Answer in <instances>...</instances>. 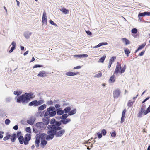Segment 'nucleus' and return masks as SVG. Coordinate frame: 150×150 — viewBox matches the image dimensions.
<instances>
[{
    "instance_id": "nucleus-39",
    "label": "nucleus",
    "mask_w": 150,
    "mask_h": 150,
    "mask_svg": "<svg viewBox=\"0 0 150 150\" xmlns=\"http://www.w3.org/2000/svg\"><path fill=\"white\" fill-rule=\"evenodd\" d=\"M106 56L105 55L103 56L99 59V60L98 61V62L103 63L106 58Z\"/></svg>"
},
{
    "instance_id": "nucleus-3",
    "label": "nucleus",
    "mask_w": 150,
    "mask_h": 150,
    "mask_svg": "<svg viewBox=\"0 0 150 150\" xmlns=\"http://www.w3.org/2000/svg\"><path fill=\"white\" fill-rule=\"evenodd\" d=\"M31 139V136L30 134L27 133L25 134L24 137H23V141H22L20 144H23L25 145L28 144L29 141Z\"/></svg>"
},
{
    "instance_id": "nucleus-60",
    "label": "nucleus",
    "mask_w": 150,
    "mask_h": 150,
    "mask_svg": "<svg viewBox=\"0 0 150 150\" xmlns=\"http://www.w3.org/2000/svg\"><path fill=\"white\" fill-rule=\"evenodd\" d=\"M47 104L50 105H52L53 104V102L50 100L47 102Z\"/></svg>"
},
{
    "instance_id": "nucleus-47",
    "label": "nucleus",
    "mask_w": 150,
    "mask_h": 150,
    "mask_svg": "<svg viewBox=\"0 0 150 150\" xmlns=\"http://www.w3.org/2000/svg\"><path fill=\"white\" fill-rule=\"evenodd\" d=\"M137 31V30L136 28H133L131 30V33L133 34H136Z\"/></svg>"
},
{
    "instance_id": "nucleus-48",
    "label": "nucleus",
    "mask_w": 150,
    "mask_h": 150,
    "mask_svg": "<svg viewBox=\"0 0 150 150\" xmlns=\"http://www.w3.org/2000/svg\"><path fill=\"white\" fill-rule=\"evenodd\" d=\"M50 23L52 25L55 26L56 27H57V25L52 20H50L49 21Z\"/></svg>"
},
{
    "instance_id": "nucleus-34",
    "label": "nucleus",
    "mask_w": 150,
    "mask_h": 150,
    "mask_svg": "<svg viewBox=\"0 0 150 150\" xmlns=\"http://www.w3.org/2000/svg\"><path fill=\"white\" fill-rule=\"evenodd\" d=\"M122 40L123 42H125V44L126 45L130 44V41L126 38H122Z\"/></svg>"
},
{
    "instance_id": "nucleus-64",
    "label": "nucleus",
    "mask_w": 150,
    "mask_h": 150,
    "mask_svg": "<svg viewBox=\"0 0 150 150\" xmlns=\"http://www.w3.org/2000/svg\"><path fill=\"white\" fill-rule=\"evenodd\" d=\"M124 117L122 116L121 117L120 123H122L124 122Z\"/></svg>"
},
{
    "instance_id": "nucleus-17",
    "label": "nucleus",
    "mask_w": 150,
    "mask_h": 150,
    "mask_svg": "<svg viewBox=\"0 0 150 150\" xmlns=\"http://www.w3.org/2000/svg\"><path fill=\"white\" fill-rule=\"evenodd\" d=\"M32 33L28 31L25 32L23 34L24 36L26 39L29 38Z\"/></svg>"
},
{
    "instance_id": "nucleus-1",
    "label": "nucleus",
    "mask_w": 150,
    "mask_h": 150,
    "mask_svg": "<svg viewBox=\"0 0 150 150\" xmlns=\"http://www.w3.org/2000/svg\"><path fill=\"white\" fill-rule=\"evenodd\" d=\"M33 93H25L19 96L17 98L16 102L18 103H21L24 104L28 103L30 100L33 99L35 96H33Z\"/></svg>"
},
{
    "instance_id": "nucleus-22",
    "label": "nucleus",
    "mask_w": 150,
    "mask_h": 150,
    "mask_svg": "<svg viewBox=\"0 0 150 150\" xmlns=\"http://www.w3.org/2000/svg\"><path fill=\"white\" fill-rule=\"evenodd\" d=\"M49 117H47L42 118V121L43 122V123H44L45 125H47L48 124L49 122Z\"/></svg>"
},
{
    "instance_id": "nucleus-28",
    "label": "nucleus",
    "mask_w": 150,
    "mask_h": 150,
    "mask_svg": "<svg viewBox=\"0 0 150 150\" xmlns=\"http://www.w3.org/2000/svg\"><path fill=\"white\" fill-rule=\"evenodd\" d=\"M62 116H60L59 118L61 119V120H64L67 119V117L69 116V114H63L62 115Z\"/></svg>"
},
{
    "instance_id": "nucleus-63",
    "label": "nucleus",
    "mask_w": 150,
    "mask_h": 150,
    "mask_svg": "<svg viewBox=\"0 0 150 150\" xmlns=\"http://www.w3.org/2000/svg\"><path fill=\"white\" fill-rule=\"evenodd\" d=\"M60 107V105L59 104H57L55 105V107L57 109L59 108Z\"/></svg>"
},
{
    "instance_id": "nucleus-24",
    "label": "nucleus",
    "mask_w": 150,
    "mask_h": 150,
    "mask_svg": "<svg viewBox=\"0 0 150 150\" xmlns=\"http://www.w3.org/2000/svg\"><path fill=\"white\" fill-rule=\"evenodd\" d=\"M17 137L16 136V133H14L11 135L10 139L12 142H14L16 139Z\"/></svg>"
},
{
    "instance_id": "nucleus-41",
    "label": "nucleus",
    "mask_w": 150,
    "mask_h": 150,
    "mask_svg": "<svg viewBox=\"0 0 150 150\" xmlns=\"http://www.w3.org/2000/svg\"><path fill=\"white\" fill-rule=\"evenodd\" d=\"M149 112H150V105L149 106L146 110H145L144 115H146Z\"/></svg>"
},
{
    "instance_id": "nucleus-18",
    "label": "nucleus",
    "mask_w": 150,
    "mask_h": 150,
    "mask_svg": "<svg viewBox=\"0 0 150 150\" xmlns=\"http://www.w3.org/2000/svg\"><path fill=\"white\" fill-rule=\"evenodd\" d=\"M46 74H48V73L44 71H41L38 74V76L41 77H43L47 76Z\"/></svg>"
},
{
    "instance_id": "nucleus-43",
    "label": "nucleus",
    "mask_w": 150,
    "mask_h": 150,
    "mask_svg": "<svg viewBox=\"0 0 150 150\" xmlns=\"http://www.w3.org/2000/svg\"><path fill=\"white\" fill-rule=\"evenodd\" d=\"M116 59V57L115 56H113L112 57L111 59L109 60V62L111 63H112Z\"/></svg>"
},
{
    "instance_id": "nucleus-23",
    "label": "nucleus",
    "mask_w": 150,
    "mask_h": 150,
    "mask_svg": "<svg viewBox=\"0 0 150 150\" xmlns=\"http://www.w3.org/2000/svg\"><path fill=\"white\" fill-rule=\"evenodd\" d=\"M78 72H72L71 71H69L66 72L65 73V75L68 76H74L77 75L78 74Z\"/></svg>"
},
{
    "instance_id": "nucleus-45",
    "label": "nucleus",
    "mask_w": 150,
    "mask_h": 150,
    "mask_svg": "<svg viewBox=\"0 0 150 150\" xmlns=\"http://www.w3.org/2000/svg\"><path fill=\"white\" fill-rule=\"evenodd\" d=\"M4 115L5 114L4 110L3 109H0V116L3 117Z\"/></svg>"
},
{
    "instance_id": "nucleus-46",
    "label": "nucleus",
    "mask_w": 150,
    "mask_h": 150,
    "mask_svg": "<svg viewBox=\"0 0 150 150\" xmlns=\"http://www.w3.org/2000/svg\"><path fill=\"white\" fill-rule=\"evenodd\" d=\"M101 133L103 136H105L107 133V131L105 129H103L102 130Z\"/></svg>"
},
{
    "instance_id": "nucleus-44",
    "label": "nucleus",
    "mask_w": 150,
    "mask_h": 150,
    "mask_svg": "<svg viewBox=\"0 0 150 150\" xmlns=\"http://www.w3.org/2000/svg\"><path fill=\"white\" fill-rule=\"evenodd\" d=\"M126 65H125L122 68V69L121 68V69H120V73H123L125 71L126 69Z\"/></svg>"
},
{
    "instance_id": "nucleus-8",
    "label": "nucleus",
    "mask_w": 150,
    "mask_h": 150,
    "mask_svg": "<svg viewBox=\"0 0 150 150\" xmlns=\"http://www.w3.org/2000/svg\"><path fill=\"white\" fill-rule=\"evenodd\" d=\"M51 108L49 112V117L54 116L56 114V111L55 110V108L53 106H50Z\"/></svg>"
},
{
    "instance_id": "nucleus-50",
    "label": "nucleus",
    "mask_w": 150,
    "mask_h": 150,
    "mask_svg": "<svg viewBox=\"0 0 150 150\" xmlns=\"http://www.w3.org/2000/svg\"><path fill=\"white\" fill-rule=\"evenodd\" d=\"M10 120L9 119H6L5 121V123L6 125H8L10 123Z\"/></svg>"
},
{
    "instance_id": "nucleus-38",
    "label": "nucleus",
    "mask_w": 150,
    "mask_h": 150,
    "mask_svg": "<svg viewBox=\"0 0 150 150\" xmlns=\"http://www.w3.org/2000/svg\"><path fill=\"white\" fill-rule=\"evenodd\" d=\"M22 93L21 91H14L13 94L15 95H17L18 96L21 95Z\"/></svg>"
},
{
    "instance_id": "nucleus-32",
    "label": "nucleus",
    "mask_w": 150,
    "mask_h": 150,
    "mask_svg": "<svg viewBox=\"0 0 150 150\" xmlns=\"http://www.w3.org/2000/svg\"><path fill=\"white\" fill-rule=\"evenodd\" d=\"M47 105L45 104H44L38 108V111H42L46 107Z\"/></svg>"
},
{
    "instance_id": "nucleus-40",
    "label": "nucleus",
    "mask_w": 150,
    "mask_h": 150,
    "mask_svg": "<svg viewBox=\"0 0 150 150\" xmlns=\"http://www.w3.org/2000/svg\"><path fill=\"white\" fill-rule=\"evenodd\" d=\"M115 76L114 75L111 76L109 80V81H110L111 83H113L115 81V79H114Z\"/></svg>"
},
{
    "instance_id": "nucleus-11",
    "label": "nucleus",
    "mask_w": 150,
    "mask_h": 150,
    "mask_svg": "<svg viewBox=\"0 0 150 150\" xmlns=\"http://www.w3.org/2000/svg\"><path fill=\"white\" fill-rule=\"evenodd\" d=\"M120 91L119 89H117L114 90L113 93L114 98L115 99L118 98L120 96Z\"/></svg>"
},
{
    "instance_id": "nucleus-56",
    "label": "nucleus",
    "mask_w": 150,
    "mask_h": 150,
    "mask_svg": "<svg viewBox=\"0 0 150 150\" xmlns=\"http://www.w3.org/2000/svg\"><path fill=\"white\" fill-rule=\"evenodd\" d=\"M126 112V109H124L122 111V116H123V117H125Z\"/></svg>"
},
{
    "instance_id": "nucleus-7",
    "label": "nucleus",
    "mask_w": 150,
    "mask_h": 150,
    "mask_svg": "<svg viewBox=\"0 0 150 150\" xmlns=\"http://www.w3.org/2000/svg\"><path fill=\"white\" fill-rule=\"evenodd\" d=\"M42 25L45 28H47V16H46V13L44 11L43 13L42 18Z\"/></svg>"
},
{
    "instance_id": "nucleus-51",
    "label": "nucleus",
    "mask_w": 150,
    "mask_h": 150,
    "mask_svg": "<svg viewBox=\"0 0 150 150\" xmlns=\"http://www.w3.org/2000/svg\"><path fill=\"white\" fill-rule=\"evenodd\" d=\"M43 67V65H42L40 64H36L33 67V68H37L38 67Z\"/></svg>"
},
{
    "instance_id": "nucleus-5",
    "label": "nucleus",
    "mask_w": 150,
    "mask_h": 150,
    "mask_svg": "<svg viewBox=\"0 0 150 150\" xmlns=\"http://www.w3.org/2000/svg\"><path fill=\"white\" fill-rule=\"evenodd\" d=\"M48 129L47 132L48 135L46 134V139L48 141L52 139L55 136L52 129Z\"/></svg>"
},
{
    "instance_id": "nucleus-33",
    "label": "nucleus",
    "mask_w": 150,
    "mask_h": 150,
    "mask_svg": "<svg viewBox=\"0 0 150 150\" xmlns=\"http://www.w3.org/2000/svg\"><path fill=\"white\" fill-rule=\"evenodd\" d=\"M76 112V109H74L72 110H70L69 113H68L69 116H71L75 114Z\"/></svg>"
},
{
    "instance_id": "nucleus-27",
    "label": "nucleus",
    "mask_w": 150,
    "mask_h": 150,
    "mask_svg": "<svg viewBox=\"0 0 150 150\" xmlns=\"http://www.w3.org/2000/svg\"><path fill=\"white\" fill-rule=\"evenodd\" d=\"M146 43H144L139 46L137 49L135 50V53L137 52L140 50L143 49L145 46Z\"/></svg>"
},
{
    "instance_id": "nucleus-15",
    "label": "nucleus",
    "mask_w": 150,
    "mask_h": 150,
    "mask_svg": "<svg viewBox=\"0 0 150 150\" xmlns=\"http://www.w3.org/2000/svg\"><path fill=\"white\" fill-rule=\"evenodd\" d=\"M45 125L44 123L42 122H37L35 125V126L36 128L40 129L43 128Z\"/></svg>"
},
{
    "instance_id": "nucleus-26",
    "label": "nucleus",
    "mask_w": 150,
    "mask_h": 150,
    "mask_svg": "<svg viewBox=\"0 0 150 150\" xmlns=\"http://www.w3.org/2000/svg\"><path fill=\"white\" fill-rule=\"evenodd\" d=\"M88 55L86 54H79L75 55L74 57L76 58H81L87 57H88Z\"/></svg>"
},
{
    "instance_id": "nucleus-16",
    "label": "nucleus",
    "mask_w": 150,
    "mask_h": 150,
    "mask_svg": "<svg viewBox=\"0 0 150 150\" xmlns=\"http://www.w3.org/2000/svg\"><path fill=\"white\" fill-rule=\"evenodd\" d=\"M59 9L60 11L63 12L65 14H68L69 12V10L66 9L64 7L60 6L59 7Z\"/></svg>"
},
{
    "instance_id": "nucleus-10",
    "label": "nucleus",
    "mask_w": 150,
    "mask_h": 150,
    "mask_svg": "<svg viewBox=\"0 0 150 150\" xmlns=\"http://www.w3.org/2000/svg\"><path fill=\"white\" fill-rule=\"evenodd\" d=\"M16 137H17L18 139L19 143H21V142L22 141H23V137L22 135V133L21 132H18L16 134Z\"/></svg>"
},
{
    "instance_id": "nucleus-31",
    "label": "nucleus",
    "mask_w": 150,
    "mask_h": 150,
    "mask_svg": "<svg viewBox=\"0 0 150 150\" xmlns=\"http://www.w3.org/2000/svg\"><path fill=\"white\" fill-rule=\"evenodd\" d=\"M47 143V142L45 140H41L40 146L44 148Z\"/></svg>"
},
{
    "instance_id": "nucleus-29",
    "label": "nucleus",
    "mask_w": 150,
    "mask_h": 150,
    "mask_svg": "<svg viewBox=\"0 0 150 150\" xmlns=\"http://www.w3.org/2000/svg\"><path fill=\"white\" fill-rule=\"evenodd\" d=\"M51 108L49 107L47 109V111L45 112L44 115V116L45 117H47V116H49V112L51 109Z\"/></svg>"
},
{
    "instance_id": "nucleus-14",
    "label": "nucleus",
    "mask_w": 150,
    "mask_h": 150,
    "mask_svg": "<svg viewBox=\"0 0 150 150\" xmlns=\"http://www.w3.org/2000/svg\"><path fill=\"white\" fill-rule=\"evenodd\" d=\"M46 134L45 133H41L40 135L37 134L36 135V136L38 138L39 137L40 139H41V140H45L46 138Z\"/></svg>"
},
{
    "instance_id": "nucleus-25",
    "label": "nucleus",
    "mask_w": 150,
    "mask_h": 150,
    "mask_svg": "<svg viewBox=\"0 0 150 150\" xmlns=\"http://www.w3.org/2000/svg\"><path fill=\"white\" fill-rule=\"evenodd\" d=\"M57 112V115H62L64 113V110H62L61 108H59L56 109Z\"/></svg>"
},
{
    "instance_id": "nucleus-4",
    "label": "nucleus",
    "mask_w": 150,
    "mask_h": 150,
    "mask_svg": "<svg viewBox=\"0 0 150 150\" xmlns=\"http://www.w3.org/2000/svg\"><path fill=\"white\" fill-rule=\"evenodd\" d=\"M44 102V101L43 100H34L30 102L28 104V106L34 107L38 106L43 103Z\"/></svg>"
},
{
    "instance_id": "nucleus-42",
    "label": "nucleus",
    "mask_w": 150,
    "mask_h": 150,
    "mask_svg": "<svg viewBox=\"0 0 150 150\" xmlns=\"http://www.w3.org/2000/svg\"><path fill=\"white\" fill-rule=\"evenodd\" d=\"M134 102V101H132L130 100H129L127 104V106H128L129 107H131V106L133 104Z\"/></svg>"
},
{
    "instance_id": "nucleus-30",
    "label": "nucleus",
    "mask_w": 150,
    "mask_h": 150,
    "mask_svg": "<svg viewBox=\"0 0 150 150\" xmlns=\"http://www.w3.org/2000/svg\"><path fill=\"white\" fill-rule=\"evenodd\" d=\"M71 108L70 107H65L64 110V113L66 114L68 113H69L70 111V110H71Z\"/></svg>"
},
{
    "instance_id": "nucleus-12",
    "label": "nucleus",
    "mask_w": 150,
    "mask_h": 150,
    "mask_svg": "<svg viewBox=\"0 0 150 150\" xmlns=\"http://www.w3.org/2000/svg\"><path fill=\"white\" fill-rule=\"evenodd\" d=\"M121 68L122 67L121 65V64H120L119 63V62H117V65L115 71L114 72V74L115 73L117 74L118 73H120V70Z\"/></svg>"
},
{
    "instance_id": "nucleus-2",
    "label": "nucleus",
    "mask_w": 150,
    "mask_h": 150,
    "mask_svg": "<svg viewBox=\"0 0 150 150\" xmlns=\"http://www.w3.org/2000/svg\"><path fill=\"white\" fill-rule=\"evenodd\" d=\"M56 127H54L53 129L54 135L56 137H61L65 133V130L58 125H56Z\"/></svg>"
},
{
    "instance_id": "nucleus-21",
    "label": "nucleus",
    "mask_w": 150,
    "mask_h": 150,
    "mask_svg": "<svg viewBox=\"0 0 150 150\" xmlns=\"http://www.w3.org/2000/svg\"><path fill=\"white\" fill-rule=\"evenodd\" d=\"M11 45L12 46V47L11 48L10 50L9 51V52L10 53H11L16 48V43L14 41H13Z\"/></svg>"
},
{
    "instance_id": "nucleus-13",
    "label": "nucleus",
    "mask_w": 150,
    "mask_h": 150,
    "mask_svg": "<svg viewBox=\"0 0 150 150\" xmlns=\"http://www.w3.org/2000/svg\"><path fill=\"white\" fill-rule=\"evenodd\" d=\"M36 120L35 118L33 116H31L30 117L29 120H27V122L31 125L34 124V123Z\"/></svg>"
},
{
    "instance_id": "nucleus-54",
    "label": "nucleus",
    "mask_w": 150,
    "mask_h": 150,
    "mask_svg": "<svg viewBox=\"0 0 150 150\" xmlns=\"http://www.w3.org/2000/svg\"><path fill=\"white\" fill-rule=\"evenodd\" d=\"M33 132L35 133H38V130L36 128H33Z\"/></svg>"
},
{
    "instance_id": "nucleus-49",
    "label": "nucleus",
    "mask_w": 150,
    "mask_h": 150,
    "mask_svg": "<svg viewBox=\"0 0 150 150\" xmlns=\"http://www.w3.org/2000/svg\"><path fill=\"white\" fill-rule=\"evenodd\" d=\"M25 131L27 132H28L29 133H31V129L30 127H28L26 128Z\"/></svg>"
},
{
    "instance_id": "nucleus-35",
    "label": "nucleus",
    "mask_w": 150,
    "mask_h": 150,
    "mask_svg": "<svg viewBox=\"0 0 150 150\" xmlns=\"http://www.w3.org/2000/svg\"><path fill=\"white\" fill-rule=\"evenodd\" d=\"M11 136V135L7 133L6 134V136L4 138L3 140L4 141L8 140L10 139Z\"/></svg>"
},
{
    "instance_id": "nucleus-59",
    "label": "nucleus",
    "mask_w": 150,
    "mask_h": 150,
    "mask_svg": "<svg viewBox=\"0 0 150 150\" xmlns=\"http://www.w3.org/2000/svg\"><path fill=\"white\" fill-rule=\"evenodd\" d=\"M86 33L89 35H92V33L89 30L86 31Z\"/></svg>"
},
{
    "instance_id": "nucleus-6",
    "label": "nucleus",
    "mask_w": 150,
    "mask_h": 150,
    "mask_svg": "<svg viewBox=\"0 0 150 150\" xmlns=\"http://www.w3.org/2000/svg\"><path fill=\"white\" fill-rule=\"evenodd\" d=\"M58 122H59V121H56L54 118L52 119L50 122L51 124L48 125L47 127L48 129H53V128L54 127H57L56 125H58L57 124Z\"/></svg>"
},
{
    "instance_id": "nucleus-53",
    "label": "nucleus",
    "mask_w": 150,
    "mask_h": 150,
    "mask_svg": "<svg viewBox=\"0 0 150 150\" xmlns=\"http://www.w3.org/2000/svg\"><path fill=\"white\" fill-rule=\"evenodd\" d=\"M96 135L97 136L98 138L99 139L101 138L102 136V135L101 133L98 132L96 133Z\"/></svg>"
},
{
    "instance_id": "nucleus-62",
    "label": "nucleus",
    "mask_w": 150,
    "mask_h": 150,
    "mask_svg": "<svg viewBox=\"0 0 150 150\" xmlns=\"http://www.w3.org/2000/svg\"><path fill=\"white\" fill-rule=\"evenodd\" d=\"M145 51H142L139 54V56H143L145 52Z\"/></svg>"
},
{
    "instance_id": "nucleus-20",
    "label": "nucleus",
    "mask_w": 150,
    "mask_h": 150,
    "mask_svg": "<svg viewBox=\"0 0 150 150\" xmlns=\"http://www.w3.org/2000/svg\"><path fill=\"white\" fill-rule=\"evenodd\" d=\"M35 138H36V139L35 141V144L36 147L38 148L39 146L40 140V139L39 137L38 138L36 136L35 137Z\"/></svg>"
},
{
    "instance_id": "nucleus-55",
    "label": "nucleus",
    "mask_w": 150,
    "mask_h": 150,
    "mask_svg": "<svg viewBox=\"0 0 150 150\" xmlns=\"http://www.w3.org/2000/svg\"><path fill=\"white\" fill-rule=\"evenodd\" d=\"M102 75V74L101 72H100L99 73H98V74H96V76L95 77H100Z\"/></svg>"
},
{
    "instance_id": "nucleus-57",
    "label": "nucleus",
    "mask_w": 150,
    "mask_h": 150,
    "mask_svg": "<svg viewBox=\"0 0 150 150\" xmlns=\"http://www.w3.org/2000/svg\"><path fill=\"white\" fill-rule=\"evenodd\" d=\"M150 98V97H148L146 98L145 99H144L142 102V103H143L147 101L149 98Z\"/></svg>"
},
{
    "instance_id": "nucleus-9",
    "label": "nucleus",
    "mask_w": 150,
    "mask_h": 150,
    "mask_svg": "<svg viewBox=\"0 0 150 150\" xmlns=\"http://www.w3.org/2000/svg\"><path fill=\"white\" fill-rule=\"evenodd\" d=\"M71 121V120L69 118H68L64 120H61L59 122H58V123H57V124H58V125L60 126L62 124L64 125H66L70 122Z\"/></svg>"
},
{
    "instance_id": "nucleus-58",
    "label": "nucleus",
    "mask_w": 150,
    "mask_h": 150,
    "mask_svg": "<svg viewBox=\"0 0 150 150\" xmlns=\"http://www.w3.org/2000/svg\"><path fill=\"white\" fill-rule=\"evenodd\" d=\"M111 136L112 137H115L116 136V133L115 132H114L111 133Z\"/></svg>"
},
{
    "instance_id": "nucleus-52",
    "label": "nucleus",
    "mask_w": 150,
    "mask_h": 150,
    "mask_svg": "<svg viewBox=\"0 0 150 150\" xmlns=\"http://www.w3.org/2000/svg\"><path fill=\"white\" fill-rule=\"evenodd\" d=\"M12 99V98L11 97H7L6 99V101L7 103L9 102Z\"/></svg>"
},
{
    "instance_id": "nucleus-61",
    "label": "nucleus",
    "mask_w": 150,
    "mask_h": 150,
    "mask_svg": "<svg viewBox=\"0 0 150 150\" xmlns=\"http://www.w3.org/2000/svg\"><path fill=\"white\" fill-rule=\"evenodd\" d=\"M18 126L17 125H16L14 126L13 127V129L14 130H17L18 129Z\"/></svg>"
},
{
    "instance_id": "nucleus-37",
    "label": "nucleus",
    "mask_w": 150,
    "mask_h": 150,
    "mask_svg": "<svg viewBox=\"0 0 150 150\" xmlns=\"http://www.w3.org/2000/svg\"><path fill=\"white\" fill-rule=\"evenodd\" d=\"M124 52L125 54L127 56H129V54L130 53V50L127 48H124Z\"/></svg>"
},
{
    "instance_id": "nucleus-19",
    "label": "nucleus",
    "mask_w": 150,
    "mask_h": 150,
    "mask_svg": "<svg viewBox=\"0 0 150 150\" xmlns=\"http://www.w3.org/2000/svg\"><path fill=\"white\" fill-rule=\"evenodd\" d=\"M145 110L144 109V108H141L140 110L139 111L137 115L138 117L139 118L142 117V115L143 113V115H144V112H145Z\"/></svg>"
},
{
    "instance_id": "nucleus-36",
    "label": "nucleus",
    "mask_w": 150,
    "mask_h": 150,
    "mask_svg": "<svg viewBox=\"0 0 150 150\" xmlns=\"http://www.w3.org/2000/svg\"><path fill=\"white\" fill-rule=\"evenodd\" d=\"M146 13L145 12H140L139 13L138 15V17L139 18V19H140V17H143L146 16Z\"/></svg>"
}]
</instances>
